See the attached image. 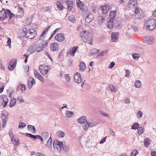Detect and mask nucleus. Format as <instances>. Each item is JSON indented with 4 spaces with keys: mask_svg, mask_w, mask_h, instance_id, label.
I'll list each match as a JSON object with an SVG mask.
<instances>
[{
    "mask_svg": "<svg viewBox=\"0 0 156 156\" xmlns=\"http://www.w3.org/2000/svg\"><path fill=\"white\" fill-rule=\"evenodd\" d=\"M108 88H109V90H110L112 92H115L117 91L116 87L112 85H110Z\"/></svg>",
    "mask_w": 156,
    "mask_h": 156,
    "instance_id": "29",
    "label": "nucleus"
},
{
    "mask_svg": "<svg viewBox=\"0 0 156 156\" xmlns=\"http://www.w3.org/2000/svg\"><path fill=\"white\" fill-rule=\"evenodd\" d=\"M93 20V16L90 13H89L86 16L85 20L87 23H90Z\"/></svg>",
    "mask_w": 156,
    "mask_h": 156,
    "instance_id": "16",
    "label": "nucleus"
},
{
    "mask_svg": "<svg viewBox=\"0 0 156 156\" xmlns=\"http://www.w3.org/2000/svg\"><path fill=\"white\" fill-rule=\"evenodd\" d=\"M1 16H0V20L2 21L4 20L7 18V13L4 9H2V10L1 11Z\"/></svg>",
    "mask_w": 156,
    "mask_h": 156,
    "instance_id": "15",
    "label": "nucleus"
},
{
    "mask_svg": "<svg viewBox=\"0 0 156 156\" xmlns=\"http://www.w3.org/2000/svg\"><path fill=\"white\" fill-rule=\"evenodd\" d=\"M8 101H2V106L3 107H6L7 105V104L8 103Z\"/></svg>",
    "mask_w": 156,
    "mask_h": 156,
    "instance_id": "59",
    "label": "nucleus"
},
{
    "mask_svg": "<svg viewBox=\"0 0 156 156\" xmlns=\"http://www.w3.org/2000/svg\"><path fill=\"white\" fill-rule=\"evenodd\" d=\"M97 125V123L96 122H88V125L89 127H93Z\"/></svg>",
    "mask_w": 156,
    "mask_h": 156,
    "instance_id": "50",
    "label": "nucleus"
},
{
    "mask_svg": "<svg viewBox=\"0 0 156 156\" xmlns=\"http://www.w3.org/2000/svg\"><path fill=\"white\" fill-rule=\"evenodd\" d=\"M62 147L63 150L66 151H68L69 150L70 147L69 146V145H66L65 144H63V143Z\"/></svg>",
    "mask_w": 156,
    "mask_h": 156,
    "instance_id": "33",
    "label": "nucleus"
},
{
    "mask_svg": "<svg viewBox=\"0 0 156 156\" xmlns=\"http://www.w3.org/2000/svg\"><path fill=\"white\" fill-rule=\"evenodd\" d=\"M37 35V33L34 30L28 29L27 32L26 37L28 39H32L34 38Z\"/></svg>",
    "mask_w": 156,
    "mask_h": 156,
    "instance_id": "5",
    "label": "nucleus"
},
{
    "mask_svg": "<svg viewBox=\"0 0 156 156\" xmlns=\"http://www.w3.org/2000/svg\"><path fill=\"white\" fill-rule=\"evenodd\" d=\"M137 130V133L139 135H140L143 133L144 132V128L142 127H139Z\"/></svg>",
    "mask_w": 156,
    "mask_h": 156,
    "instance_id": "38",
    "label": "nucleus"
},
{
    "mask_svg": "<svg viewBox=\"0 0 156 156\" xmlns=\"http://www.w3.org/2000/svg\"><path fill=\"white\" fill-rule=\"evenodd\" d=\"M41 135L44 139H46L49 137L48 133L46 132H43L42 133Z\"/></svg>",
    "mask_w": 156,
    "mask_h": 156,
    "instance_id": "34",
    "label": "nucleus"
},
{
    "mask_svg": "<svg viewBox=\"0 0 156 156\" xmlns=\"http://www.w3.org/2000/svg\"><path fill=\"white\" fill-rule=\"evenodd\" d=\"M137 117L139 119L141 118L143 115V112L141 111H139L137 112Z\"/></svg>",
    "mask_w": 156,
    "mask_h": 156,
    "instance_id": "49",
    "label": "nucleus"
},
{
    "mask_svg": "<svg viewBox=\"0 0 156 156\" xmlns=\"http://www.w3.org/2000/svg\"><path fill=\"white\" fill-rule=\"evenodd\" d=\"M132 29L135 32L138 31V29L137 27L133 25L131 26Z\"/></svg>",
    "mask_w": 156,
    "mask_h": 156,
    "instance_id": "58",
    "label": "nucleus"
},
{
    "mask_svg": "<svg viewBox=\"0 0 156 156\" xmlns=\"http://www.w3.org/2000/svg\"><path fill=\"white\" fill-rule=\"evenodd\" d=\"M26 126V125L25 123H24L23 122H20L19 123V127L20 129H22L24 128Z\"/></svg>",
    "mask_w": 156,
    "mask_h": 156,
    "instance_id": "44",
    "label": "nucleus"
},
{
    "mask_svg": "<svg viewBox=\"0 0 156 156\" xmlns=\"http://www.w3.org/2000/svg\"><path fill=\"white\" fill-rule=\"evenodd\" d=\"M119 34L118 33L113 32L111 35V39L112 42H115L118 40Z\"/></svg>",
    "mask_w": 156,
    "mask_h": 156,
    "instance_id": "14",
    "label": "nucleus"
},
{
    "mask_svg": "<svg viewBox=\"0 0 156 156\" xmlns=\"http://www.w3.org/2000/svg\"><path fill=\"white\" fill-rule=\"evenodd\" d=\"M16 99L15 98L11 99L10 101V106L11 107H12L13 106H15L16 104Z\"/></svg>",
    "mask_w": 156,
    "mask_h": 156,
    "instance_id": "37",
    "label": "nucleus"
},
{
    "mask_svg": "<svg viewBox=\"0 0 156 156\" xmlns=\"http://www.w3.org/2000/svg\"><path fill=\"white\" fill-rule=\"evenodd\" d=\"M34 74L35 77L37 78L41 75L36 70H34Z\"/></svg>",
    "mask_w": 156,
    "mask_h": 156,
    "instance_id": "53",
    "label": "nucleus"
},
{
    "mask_svg": "<svg viewBox=\"0 0 156 156\" xmlns=\"http://www.w3.org/2000/svg\"><path fill=\"white\" fill-rule=\"evenodd\" d=\"M104 20L105 18L103 16H100L98 17V21L100 23H102Z\"/></svg>",
    "mask_w": 156,
    "mask_h": 156,
    "instance_id": "47",
    "label": "nucleus"
},
{
    "mask_svg": "<svg viewBox=\"0 0 156 156\" xmlns=\"http://www.w3.org/2000/svg\"><path fill=\"white\" fill-rule=\"evenodd\" d=\"M65 78L66 81L68 82L70 81V77L69 74H66L65 75Z\"/></svg>",
    "mask_w": 156,
    "mask_h": 156,
    "instance_id": "51",
    "label": "nucleus"
},
{
    "mask_svg": "<svg viewBox=\"0 0 156 156\" xmlns=\"http://www.w3.org/2000/svg\"><path fill=\"white\" fill-rule=\"evenodd\" d=\"M151 155L152 156H156V152L154 151H151Z\"/></svg>",
    "mask_w": 156,
    "mask_h": 156,
    "instance_id": "64",
    "label": "nucleus"
},
{
    "mask_svg": "<svg viewBox=\"0 0 156 156\" xmlns=\"http://www.w3.org/2000/svg\"><path fill=\"white\" fill-rule=\"evenodd\" d=\"M50 48L51 51H57L58 49L59 46L57 43L53 42L50 44Z\"/></svg>",
    "mask_w": 156,
    "mask_h": 156,
    "instance_id": "10",
    "label": "nucleus"
},
{
    "mask_svg": "<svg viewBox=\"0 0 156 156\" xmlns=\"http://www.w3.org/2000/svg\"><path fill=\"white\" fill-rule=\"evenodd\" d=\"M28 129L29 130L31 131H33L31 132L33 133H36V131L35 127L31 125H29L27 126Z\"/></svg>",
    "mask_w": 156,
    "mask_h": 156,
    "instance_id": "28",
    "label": "nucleus"
},
{
    "mask_svg": "<svg viewBox=\"0 0 156 156\" xmlns=\"http://www.w3.org/2000/svg\"><path fill=\"white\" fill-rule=\"evenodd\" d=\"M20 89L22 91H25L26 89V85L24 84H20L17 88V91H18Z\"/></svg>",
    "mask_w": 156,
    "mask_h": 156,
    "instance_id": "22",
    "label": "nucleus"
},
{
    "mask_svg": "<svg viewBox=\"0 0 156 156\" xmlns=\"http://www.w3.org/2000/svg\"><path fill=\"white\" fill-rule=\"evenodd\" d=\"M145 41L148 44H152L154 41V38L153 36H147L144 37Z\"/></svg>",
    "mask_w": 156,
    "mask_h": 156,
    "instance_id": "9",
    "label": "nucleus"
},
{
    "mask_svg": "<svg viewBox=\"0 0 156 156\" xmlns=\"http://www.w3.org/2000/svg\"><path fill=\"white\" fill-rule=\"evenodd\" d=\"M74 78L75 82L77 83H82L83 81V80L81 75L78 73H76L74 75Z\"/></svg>",
    "mask_w": 156,
    "mask_h": 156,
    "instance_id": "7",
    "label": "nucleus"
},
{
    "mask_svg": "<svg viewBox=\"0 0 156 156\" xmlns=\"http://www.w3.org/2000/svg\"><path fill=\"white\" fill-rule=\"evenodd\" d=\"M85 122V123L83 125V128L84 129L86 130L88 129L89 127L88 125V122L87 121Z\"/></svg>",
    "mask_w": 156,
    "mask_h": 156,
    "instance_id": "48",
    "label": "nucleus"
},
{
    "mask_svg": "<svg viewBox=\"0 0 156 156\" xmlns=\"http://www.w3.org/2000/svg\"><path fill=\"white\" fill-rule=\"evenodd\" d=\"M102 12L104 14H106L109 9V6L108 5H105L102 6L101 8Z\"/></svg>",
    "mask_w": 156,
    "mask_h": 156,
    "instance_id": "19",
    "label": "nucleus"
},
{
    "mask_svg": "<svg viewBox=\"0 0 156 156\" xmlns=\"http://www.w3.org/2000/svg\"><path fill=\"white\" fill-rule=\"evenodd\" d=\"M150 140L148 138H146L144 139V145L146 147H147L149 146L150 143Z\"/></svg>",
    "mask_w": 156,
    "mask_h": 156,
    "instance_id": "31",
    "label": "nucleus"
},
{
    "mask_svg": "<svg viewBox=\"0 0 156 156\" xmlns=\"http://www.w3.org/2000/svg\"><path fill=\"white\" fill-rule=\"evenodd\" d=\"M16 64V61L13 60H11L8 66V69L10 71H12L15 68Z\"/></svg>",
    "mask_w": 156,
    "mask_h": 156,
    "instance_id": "12",
    "label": "nucleus"
},
{
    "mask_svg": "<svg viewBox=\"0 0 156 156\" xmlns=\"http://www.w3.org/2000/svg\"><path fill=\"white\" fill-rule=\"evenodd\" d=\"M57 7L60 10H62L64 8V7L62 6V3L60 1L57 2Z\"/></svg>",
    "mask_w": 156,
    "mask_h": 156,
    "instance_id": "39",
    "label": "nucleus"
},
{
    "mask_svg": "<svg viewBox=\"0 0 156 156\" xmlns=\"http://www.w3.org/2000/svg\"><path fill=\"white\" fill-rule=\"evenodd\" d=\"M27 83L28 88L30 89L32 87L33 85L35 84V81L33 77H30L27 80Z\"/></svg>",
    "mask_w": 156,
    "mask_h": 156,
    "instance_id": "13",
    "label": "nucleus"
},
{
    "mask_svg": "<svg viewBox=\"0 0 156 156\" xmlns=\"http://www.w3.org/2000/svg\"><path fill=\"white\" fill-rule=\"evenodd\" d=\"M76 2L78 5V7H79L80 10L82 11H84V10L83 8L84 5L83 2L80 0H76Z\"/></svg>",
    "mask_w": 156,
    "mask_h": 156,
    "instance_id": "18",
    "label": "nucleus"
},
{
    "mask_svg": "<svg viewBox=\"0 0 156 156\" xmlns=\"http://www.w3.org/2000/svg\"><path fill=\"white\" fill-rule=\"evenodd\" d=\"M140 126V124L138 123H135L131 126V129H133L136 130Z\"/></svg>",
    "mask_w": 156,
    "mask_h": 156,
    "instance_id": "35",
    "label": "nucleus"
},
{
    "mask_svg": "<svg viewBox=\"0 0 156 156\" xmlns=\"http://www.w3.org/2000/svg\"><path fill=\"white\" fill-rule=\"evenodd\" d=\"M7 113H2L1 115V117L2 119L3 122H7V118L8 116Z\"/></svg>",
    "mask_w": 156,
    "mask_h": 156,
    "instance_id": "26",
    "label": "nucleus"
},
{
    "mask_svg": "<svg viewBox=\"0 0 156 156\" xmlns=\"http://www.w3.org/2000/svg\"><path fill=\"white\" fill-rule=\"evenodd\" d=\"M114 26L116 28H119L120 27V25L117 23H115L114 24Z\"/></svg>",
    "mask_w": 156,
    "mask_h": 156,
    "instance_id": "62",
    "label": "nucleus"
},
{
    "mask_svg": "<svg viewBox=\"0 0 156 156\" xmlns=\"http://www.w3.org/2000/svg\"><path fill=\"white\" fill-rule=\"evenodd\" d=\"M37 78L38 79L42 82H44V79L43 77L41 75L38 76V77Z\"/></svg>",
    "mask_w": 156,
    "mask_h": 156,
    "instance_id": "57",
    "label": "nucleus"
},
{
    "mask_svg": "<svg viewBox=\"0 0 156 156\" xmlns=\"http://www.w3.org/2000/svg\"><path fill=\"white\" fill-rule=\"evenodd\" d=\"M28 29L26 28H24L23 29L20 30L18 32V34L20 37H26L27 32Z\"/></svg>",
    "mask_w": 156,
    "mask_h": 156,
    "instance_id": "8",
    "label": "nucleus"
},
{
    "mask_svg": "<svg viewBox=\"0 0 156 156\" xmlns=\"http://www.w3.org/2000/svg\"><path fill=\"white\" fill-rule=\"evenodd\" d=\"M116 13V10L111 12L109 16L110 20H113L115 17Z\"/></svg>",
    "mask_w": 156,
    "mask_h": 156,
    "instance_id": "24",
    "label": "nucleus"
},
{
    "mask_svg": "<svg viewBox=\"0 0 156 156\" xmlns=\"http://www.w3.org/2000/svg\"><path fill=\"white\" fill-rule=\"evenodd\" d=\"M55 39L58 42H62L65 39V36L63 33H59L55 37Z\"/></svg>",
    "mask_w": 156,
    "mask_h": 156,
    "instance_id": "11",
    "label": "nucleus"
},
{
    "mask_svg": "<svg viewBox=\"0 0 156 156\" xmlns=\"http://www.w3.org/2000/svg\"><path fill=\"white\" fill-rule=\"evenodd\" d=\"M28 51L30 54H32L37 51V45L34 44H32L29 48Z\"/></svg>",
    "mask_w": 156,
    "mask_h": 156,
    "instance_id": "17",
    "label": "nucleus"
},
{
    "mask_svg": "<svg viewBox=\"0 0 156 156\" xmlns=\"http://www.w3.org/2000/svg\"><path fill=\"white\" fill-rule=\"evenodd\" d=\"M80 36L84 42H88L90 40L92 39L90 34L87 31H81L80 33Z\"/></svg>",
    "mask_w": 156,
    "mask_h": 156,
    "instance_id": "1",
    "label": "nucleus"
},
{
    "mask_svg": "<svg viewBox=\"0 0 156 156\" xmlns=\"http://www.w3.org/2000/svg\"><path fill=\"white\" fill-rule=\"evenodd\" d=\"M99 50H97L96 48H94L93 50V52L91 53V55L90 56H92L93 55H94L98 53L99 52Z\"/></svg>",
    "mask_w": 156,
    "mask_h": 156,
    "instance_id": "42",
    "label": "nucleus"
},
{
    "mask_svg": "<svg viewBox=\"0 0 156 156\" xmlns=\"http://www.w3.org/2000/svg\"><path fill=\"white\" fill-rule=\"evenodd\" d=\"M9 135L10 136H11L12 137H14L15 135H13L12 132V130H9Z\"/></svg>",
    "mask_w": 156,
    "mask_h": 156,
    "instance_id": "61",
    "label": "nucleus"
},
{
    "mask_svg": "<svg viewBox=\"0 0 156 156\" xmlns=\"http://www.w3.org/2000/svg\"><path fill=\"white\" fill-rule=\"evenodd\" d=\"M48 44V42L46 41H42L38 44V46H37V51L40 52L42 51L43 48L45 47Z\"/></svg>",
    "mask_w": 156,
    "mask_h": 156,
    "instance_id": "4",
    "label": "nucleus"
},
{
    "mask_svg": "<svg viewBox=\"0 0 156 156\" xmlns=\"http://www.w3.org/2000/svg\"><path fill=\"white\" fill-rule=\"evenodd\" d=\"M62 142L58 141L57 140H54L53 142V147L55 150H57L60 151L61 150V147H62Z\"/></svg>",
    "mask_w": 156,
    "mask_h": 156,
    "instance_id": "6",
    "label": "nucleus"
},
{
    "mask_svg": "<svg viewBox=\"0 0 156 156\" xmlns=\"http://www.w3.org/2000/svg\"><path fill=\"white\" fill-rule=\"evenodd\" d=\"M138 151L136 149L133 150L130 154V156H136L137 154Z\"/></svg>",
    "mask_w": 156,
    "mask_h": 156,
    "instance_id": "46",
    "label": "nucleus"
},
{
    "mask_svg": "<svg viewBox=\"0 0 156 156\" xmlns=\"http://www.w3.org/2000/svg\"><path fill=\"white\" fill-rule=\"evenodd\" d=\"M73 112L70 111H67L66 112V115L67 118H70L73 115Z\"/></svg>",
    "mask_w": 156,
    "mask_h": 156,
    "instance_id": "40",
    "label": "nucleus"
},
{
    "mask_svg": "<svg viewBox=\"0 0 156 156\" xmlns=\"http://www.w3.org/2000/svg\"><path fill=\"white\" fill-rule=\"evenodd\" d=\"M146 27L147 29L152 30L156 27V20L153 19H151L146 22Z\"/></svg>",
    "mask_w": 156,
    "mask_h": 156,
    "instance_id": "2",
    "label": "nucleus"
},
{
    "mask_svg": "<svg viewBox=\"0 0 156 156\" xmlns=\"http://www.w3.org/2000/svg\"><path fill=\"white\" fill-rule=\"evenodd\" d=\"M141 83L140 81L136 80L134 84L135 87L137 88H140L141 86Z\"/></svg>",
    "mask_w": 156,
    "mask_h": 156,
    "instance_id": "32",
    "label": "nucleus"
},
{
    "mask_svg": "<svg viewBox=\"0 0 156 156\" xmlns=\"http://www.w3.org/2000/svg\"><path fill=\"white\" fill-rule=\"evenodd\" d=\"M87 118L86 116H82L77 120V122L80 123H85L87 121Z\"/></svg>",
    "mask_w": 156,
    "mask_h": 156,
    "instance_id": "23",
    "label": "nucleus"
},
{
    "mask_svg": "<svg viewBox=\"0 0 156 156\" xmlns=\"http://www.w3.org/2000/svg\"><path fill=\"white\" fill-rule=\"evenodd\" d=\"M46 33V32L45 31H44V30L43 31L41 35L39 38V40H42L44 39V36L45 34Z\"/></svg>",
    "mask_w": 156,
    "mask_h": 156,
    "instance_id": "45",
    "label": "nucleus"
},
{
    "mask_svg": "<svg viewBox=\"0 0 156 156\" xmlns=\"http://www.w3.org/2000/svg\"><path fill=\"white\" fill-rule=\"evenodd\" d=\"M73 61L72 59H69L68 61V65L69 66H73Z\"/></svg>",
    "mask_w": 156,
    "mask_h": 156,
    "instance_id": "52",
    "label": "nucleus"
},
{
    "mask_svg": "<svg viewBox=\"0 0 156 156\" xmlns=\"http://www.w3.org/2000/svg\"><path fill=\"white\" fill-rule=\"evenodd\" d=\"M80 70L82 72L84 71L86 69V65L84 62H81L80 64Z\"/></svg>",
    "mask_w": 156,
    "mask_h": 156,
    "instance_id": "21",
    "label": "nucleus"
},
{
    "mask_svg": "<svg viewBox=\"0 0 156 156\" xmlns=\"http://www.w3.org/2000/svg\"><path fill=\"white\" fill-rule=\"evenodd\" d=\"M52 139L51 137L48 139L47 142V145L49 148H52Z\"/></svg>",
    "mask_w": 156,
    "mask_h": 156,
    "instance_id": "30",
    "label": "nucleus"
},
{
    "mask_svg": "<svg viewBox=\"0 0 156 156\" xmlns=\"http://www.w3.org/2000/svg\"><path fill=\"white\" fill-rule=\"evenodd\" d=\"M108 27L109 29H112L113 27V20H111L107 23Z\"/></svg>",
    "mask_w": 156,
    "mask_h": 156,
    "instance_id": "36",
    "label": "nucleus"
},
{
    "mask_svg": "<svg viewBox=\"0 0 156 156\" xmlns=\"http://www.w3.org/2000/svg\"><path fill=\"white\" fill-rule=\"evenodd\" d=\"M139 54L137 53H134L132 55V57L133 59H136V58H138L140 57L138 56L137 55Z\"/></svg>",
    "mask_w": 156,
    "mask_h": 156,
    "instance_id": "54",
    "label": "nucleus"
},
{
    "mask_svg": "<svg viewBox=\"0 0 156 156\" xmlns=\"http://www.w3.org/2000/svg\"><path fill=\"white\" fill-rule=\"evenodd\" d=\"M136 2L135 0H130L128 2V6L129 7H134Z\"/></svg>",
    "mask_w": 156,
    "mask_h": 156,
    "instance_id": "25",
    "label": "nucleus"
},
{
    "mask_svg": "<svg viewBox=\"0 0 156 156\" xmlns=\"http://www.w3.org/2000/svg\"><path fill=\"white\" fill-rule=\"evenodd\" d=\"M115 63L114 62H112L108 66V68L110 69H112L115 66Z\"/></svg>",
    "mask_w": 156,
    "mask_h": 156,
    "instance_id": "55",
    "label": "nucleus"
},
{
    "mask_svg": "<svg viewBox=\"0 0 156 156\" xmlns=\"http://www.w3.org/2000/svg\"><path fill=\"white\" fill-rule=\"evenodd\" d=\"M66 2L67 5V9L69 10H71L73 9V2L71 1L67 0L66 1Z\"/></svg>",
    "mask_w": 156,
    "mask_h": 156,
    "instance_id": "20",
    "label": "nucleus"
},
{
    "mask_svg": "<svg viewBox=\"0 0 156 156\" xmlns=\"http://www.w3.org/2000/svg\"><path fill=\"white\" fill-rule=\"evenodd\" d=\"M68 18L69 20L73 23H74L75 22V20L74 19L75 17L73 15H71L69 16Z\"/></svg>",
    "mask_w": 156,
    "mask_h": 156,
    "instance_id": "43",
    "label": "nucleus"
},
{
    "mask_svg": "<svg viewBox=\"0 0 156 156\" xmlns=\"http://www.w3.org/2000/svg\"><path fill=\"white\" fill-rule=\"evenodd\" d=\"M59 133L60 134V137H63L65 136V133L64 132L61 131H59Z\"/></svg>",
    "mask_w": 156,
    "mask_h": 156,
    "instance_id": "60",
    "label": "nucleus"
},
{
    "mask_svg": "<svg viewBox=\"0 0 156 156\" xmlns=\"http://www.w3.org/2000/svg\"><path fill=\"white\" fill-rule=\"evenodd\" d=\"M8 40L7 43L8 44V46H9V48H10L11 47V39L10 38H9V37H8Z\"/></svg>",
    "mask_w": 156,
    "mask_h": 156,
    "instance_id": "56",
    "label": "nucleus"
},
{
    "mask_svg": "<svg viewBox=\"0 0 156 156\" xmlns=\"http://www.w3.org/2000/svg\"><path fill=\"white\" fill-rule=\"evenodd\" d=\"M48 69V67L44 65L40 66L39 68L40 72L43 76H45L48 73L49 70Z\"/></svg>",
    "mask_w": 156,
    "mask_h": 156,
    "instance_id": "3",
    "label": "nucleus"
},
{
    "mask_svg": "<svg viewBox=\"0 0 156 156\" xmlns=\"http://www.w3.org/2000/svg\"><path fill=\"white\" fill-rule=\"evenodd\" d=\"M78 48V46H77L73 47L72 48L70 54L72 56H74Z\"/></svg>",
    "mask_w": 156,
    "mask_h": 156,
    "instance_id": "27",
    "label": "nucleus"
},
{
    "mask_svg": "<svg viewBox=\"0 0 156 156\" xmlns=\"http://www.w3.org/2000/svg\"><path fill=\"white\" fill-rule=\"evenodd\" d=\"M1 99L3 101H9V99L7 96L2 95L1 96Z\"/></svg>",
    "mask_w": 156,
    "mask_h": 156,
    "instance_id": "41",
    "label": "nucleus"
},
{
    "mask_svg": "<svg viewBox=\"0 0 156 156\" xmlns=\"http://www.w3.org/2000/svg\"><path fill=\"white\" fill-rule=\"evenodd\" d=\"M107 137V136H105L104 137L102 140L100 141V144H103L106 141V139Z\"/></svg>",
    "mask_w": 156,
    "mask_h": 156,
    "instance_id": "63",
    "label": "nucleus"
}]
</instances>
